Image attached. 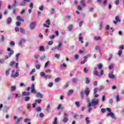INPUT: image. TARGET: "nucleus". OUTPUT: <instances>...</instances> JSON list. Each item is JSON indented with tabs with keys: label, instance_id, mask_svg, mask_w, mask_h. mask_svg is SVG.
Returning <instances> with one entry per match:
<instances>
[{
	"label": "nucleus",
	"instance_id": "obj_1",
	"mask_svg": "<svg viewBox=\"0 0 124 124\" xmlns=\"http://www.w3.org/2000/svg\"><path fill=\"white\" fill-rule=\"evenodd\" d=\"M98 103H99V101L98 99L96 98H93L92 100L91 101L89 102V103L87 104V107L90 108L94 106H96V105H98Z\"/></svg>",
	"mask_w": 124,
	"mask_h": 124
},
{
	"label": "nucleus",
	"instance_id": "obj_2",
	"mask_svg": "<svg viewBox=\"0 0 124 124\" xmlns=\"http://www.w3.org/2000/svg\"><path fill=\"white\" fill-rule=\"evenodd\" d=\"M107 111H108V112H109V113H108L106 115L107 117H111V118H112V119H114V120H116L117 119L116 116H115V115H114V113L112 112V110L111 109V108H107Z\"/></svg>",
	"mask_w": 124,
	"mask_h": 124
},
{
	"label": "nucleus",
	"instance_id": "obj_3",
	"mask_svg": "<svg viewBox=\"0 0 124 124\" xmlns=\"http://www.w3.org/2000/svg\"><path fill=\"white\" fill-rule=\"evenodd\" d=\"M30 90H31V93H36L37 92L36 90H35V87L34 86V84H32L31 87H28L27 88V92H29Z\"/></svg>",
	"mask_w": 124,
	"mask_h": 124
},
{
	"label": "nucleus",
	"instance_id": "obj_4",
	"mask_svg": "<svg viewBox=\"0 0 124 124\" xmlns=\"http://www.w3.org/2000/svg\"><path fill=\"white\" fill-rule=\"evenodd\" d=\"M27 2H31V0H23L20 3L19 5L20 6H26Z\"/></svg>",
	"mask_w": 124,
	"mask_h": 124
},
{
	"label": "nucleus",
	"instance_id": "obj_5",
	"mask_svg": "<svg viewBox=\"0 0 124 124\" xmlns=\"http://www.w3.org/2000/svg\"><path fill=\"white\" fill-rule=\"evenodd\" d=\"M91 91L90 90V88H87L84 91L86 97H89V94H90V93Z\"/></svg>",
	"mask_w": 124,
	"mask_h": 124
},
{
	"label": "nucleus",
	"instance_id": "obj_6",
	"mask_svg": "<svg viewBox=\"0 0 124 124\" xmlns=\"http://www.w3.org/2000/svg\"><path fill=\"white\" fill-rule=\"evenodd\" d=\"M7 50L8 52H10V53H9V58L11 57V56H12V55H13V54H14V51L11 50V48H10L9 47H8Z\"/></svg>",
	"mask_w": 124,
	"mask_h": 124
},
{
	"label": "nucleus",
	"instance_id": "obj_7",
	"mask_svg": "<svg viewBox=\"0 0 124 124\" xmlns=\"http://www.w3.org/2000/svg\"><path fill=\"white\" fill-rule=\"evenodd\" d=\"M25 42H26V39L24 38L21 39L18 42L19 46H22L23 43H25Z\"/></svg>",
	"mask_w": 124,
	"mask_h": 124
},
{
	"label": "nucleus",
	"instance_id": "obj_8",
	"mask_svg": "<svg viewBox=\"0 0 124 124\" xmlns=\"http://www.w3.org/2000/svg\"><path fill=\"white\" fill-rule=\"evenodd\" d=\"M35 22H32L30 24V27L31 30H34V28H35Z\"/></svg>",
	"mask_w": 124,
	"mask_h": 124
},
{
	"label": "nucleus",
	"instance_id": "obj_9",
	"mask_svg": "<svg viewBox=\"0 0 124 124\" xmlns=\"http://www.w3.org/2000/svg\"><path fill=\"white\" fill-rule=\"evenodd\" d=\"M19 71V70H17V72L16 73L15 75H13V74H11V78H13V77H14L15 78L16 77H18L19 76V72H18Z\"/></svg>",
	"mask_w": 124,
	"mask_h": 124
},
{
	"label": "nucleus",
	"instance_id": "obj_10",
	"mask_svg": "<svg viewBox=\"0 0 124 124\" xmlns=\"http://www.w3.org/2000/svg\"><path fill=\"white\" fill-rule=\"evenodd\" d=\"M83 58L84 59V60L80 62L81 64H84L85 62L88 61V56H84Z\"/></svg>",
	"mask_w": 124,
	"mask_h": 124
},
{
	"label": "nucleus",
	"instance_id": "obj_11",
	"mask_svg": "<svg viewBox=\"0 0 124 124\" xmlns=\"http://www.w3.org/2000/svg\"><path fill=\"white\" fill-rule=\"evenodd\" d=\"M18 5V3H17V0H14V4H13L12 7L15 8L16 6Z\"/></svg>",
	"mask_w": 124,
	"mask_h": 124
},
{
	"label": "nucleus",
	"instance_id": "obj_12",
	"mask_svg": "<svg viewBox=\"0 0 124 124\" xmlns=\"http://www.w3.org/2000/svg\"><path fill=\"white\" fill-rule=\"evenodd\" d=\"M62 46V44L61 42H59L58 45L56 46L57 50H60V48Z\"/></svg>",
	"mask_w": 124,
	"mask_h": 124
},
{
	"label": "nucleus",
	"instance_id": "obj_13",
	"mask_svg": "<svg viewBox=\"0 0 124 124\" xmlns=\"http://www.w3.org/2000/svg\"><path fill=\"white\" fill-rule=\"evenodd\" d=\"M16 20L17 21H19V22H24L25 21V20H24V19L21 18V16H18L16 17Z\"/></svg>",
	"mask_w": 124,
	"mask_h": 124
},
{
	"label": "nucleus",
	"instance_id": "obj_14",
	"mask_svg": "<svg viewBox=\"0 0 124 124\" xmlns=\"http://www.w3.org/2000/svg\"><path fill=\"white\" fill-rule=\"evenodd\" d=\"M12 22V18L10 17H8L7 19V24H8V25H9L11 24Z\"/></svg>",
	"mask_w": 124,
	"mask_h": 124
},
{
	"label": "nucleus",
	"instance_id": "obj_15",
	"mask_svg": "<svg viewBox=\"0 0 124 124\" xmlns=\"http://www.w3.org/2000/svg\"><path fill=\"white\" fill-rule=\"evenodd\" d=\"M31 103L27 104V109L29 111V112H31Z\"/></svg>",
	"mask_w": 124,
	"mask_h": 124
},
{
	"label": "nucleus",
	"instance_id": "obj_16",
	"mask_svg": "<svg viewBox=\"0 0 124 124\" xmlns=\"http://www.w3.org/2000/svg\"><path fill=\"white\" fill-rule=\"evenodd\" d=\"M104 74V71L103 70H101L100 73L99 74L98 73V75H96V76H98V77H101L102 75Z\"/></svg>",
	"mask_w": 124,
	"mask_h": 124
},
{
	"label": "nucleus",
	"instance_id": "obj_17",
	"mask_svg": "<svg viewBox=\"0 0 124 124\" xmlns=\"http://www.w3.org/2000/svg\"><path fill=\"white\" fill-rule=\"evenodd\" d=\"M93 74L94 75H98V71H97V67H96L94 68Z\"/></svg>",
	"mask_w": 124,
	"mask_h": 124
},
{
	"label": "nucleus",
	"instance_id": "obj_18",
	"mask_svg": "<svg viewBox=\"0 0 124 124\" xmlns=\"http://www.w3.org/2000/svg\"><path fill=\"white\" fill-rule=\"evenodd\" d=\"M36 97H39V98H42V97H43V95L41 93H39L36 94Z\"/></svg>",
	"mask_w": 124,
	"mask_h": 124
},
{
	"label": "nucleus",
	"instance_id": "obj_19",
	"mask_svg": "<svg viewBox=\"0 0 124 124\" xmlns=\"http://www.w3.org/2000/svg\"><path fill=\"white\" fill-rule=\"evenodd\" d=\"M69 121V119H68V117H64L63 119L62 122L63 123H64L65 124H66Z\"/></svg>",
	"mask_w": 124,
	"mask_h": 124
},
{
	"label": "nucleus",
	"instance_id": "obj_20",
	"mask_svg": "<svg viewBox=\"0 0 124 124\" xmlns=\"http://www.w3.org/2000/svg\"><path fill=\"white\" fill-rule=\"evenodd\" d=\"M21 55L20 53H18L16 55V62H19V56Z\"/></svg>",
	"mask_w": 124,
	"mask_h": 124
},
{
	"label": "nucleus",
	"instance_id": "obj_21",
	"mask_svg": "<svg viewBox=\"0 0 124 124\" xmlns=\"http://www.w3.org/2000/svg\"><path fill=\"white\" fill-rule=\"evenodd\" d=\"M30 93L29 92H23L22 93V95H24L25 96H29V95H30Z\"/></svg>",
	"mask_w": 124,
	"mask_h": 124
},
{
	"label": "nucleus",
	"instance_id": "obj_22",
	"mask_svg": "<svg viewBox=\"0 0 124 124\" xmlns=\"http://www.w3.org/2000/svg\"><path fill=\"white\" fill-rule=\"evenodd\" d=\"M80 4L82 6H86V3H85V0H80Z\"/></svg>",
	"mask_w": 124,
	"mask_h": 124
},
{
	"label": "nucleus",
	"instance_id": "obj_23",
	"mask_svg": "<svg viewBox=\"0 0 124 124\" xmlns=\"http://www.w3.org/2000/svg\"><path fill=\"white\" fill-rule=\"evenodd\" d=\"M108 77L110 79H114L115 76L113 74H108Z\"/></svg>",
	"mask_w": 124,
	"mask_h": 124
},
{
	"label": "nucleus",
	"instance_id": "obj_24",
	"mask_svg": "<svg viewBox=\"0 0 124 124\" xmlns=\"http://www.w3.org/2000/svg\"><path fill=\"white\" fill-rule=\"evenodd\" d=\"M72 82H73V83H74L75 84H77V82H78V78H73L72 79Z\"/></svg>",
	"mask_w": 124,
	"mask_h": 124
},
{
	"label": "nucleus",
	"instance_id": "obj_25",
	"mask_svg": "<svg viewBox=\"0 0 124 124\" xmlns=\"http://www.w3.org/2000/svg\"><path fill=\"white\" fill-rule=\"evenodd\" d=\"M94 40H96V41H99L100 40H101V37H100V36H95L94 38Z\"/></svg>",
	"mask_w": 124,
	"mask_h": 124
},
{
	"label": "nucleus",
	"instance_id": "obj_26",
	"mask_svg": "<svg viewBox=\"0 0 124 124\" xmlns=\"http://www.w3.org/2000/svg\"><path fill=\"white\" fill-rule=\"evenodd\" d=\"M85 121H86V123L87 124H90V123H91V121H90V118L88 117H86Z\"/></svg>",
	"mask_w": 124,
	"mask_h": 124
},
{
	"label": "nucleus",
	"instance_id": "obj_27",
	"mask_svg": "<svg viewBox=\"0 0 124 124\" xmlns=\"http://www.w3.org/2000/svg\"><path fill=\"white\" fill-rule=\"evenodd\" d=\"M39 50H40V52H44L45 51V49H44V46H40Z\"/></svg>",
	"mask_w": 124,
	"mask_h": 124
},
{
	"label": "nucleus",
	"instance_id": "obj_28",
	"mask_svg": "<svg viewBox=\"0 0 124 124\" xmlns=\"http://www.w3.org/2000/svg\"><path fill=\"white\" fill-rule=\"evenodd\" d=\"M36 112H41L42 111V108L40 107H38L37 108H36Z\"/></svg>",
	"mask_w": 124,
	"mask_h": 124
},
{
	"label": "nucleus",
	"instance_id": "obj_29",
	"mask_svg": "<svg viewBox=\"0 0 124 124\" xmlns=\"http://www.w3.org/2000/svg\"><path fill=\"white\" fill-rule=\"evenodd\" d=\"M102 67H103V65L102 64V63H100L98 64V69H101V68H102Z\"/></svg>",
	"mask_w": 124,
	"mask_h": 124
},
{
	"label": "nucleus",
	"instance_id": "obj_30",
	"mask_svg": "<svg viewBox=\"0 0 124 124\" xmlns=\"http://www.w3.org/2000/svg\"><path fill=\"white\" fill-rule=\"evenodd\" d=\"M45 79H52V76L51 75H46L45 76Z\"/></svg>",
	"mask_w": 124,
	"mask_h": 124
},
{
	"label": "nucleus",
	"instance_id": "obj_31",
	"mask_svg": "<svg viewBox=\"0 0 124 124\" xmlns=\"http://www.w3.org/2000/svg\"><path fill=\"white\" fill-rule=\"evenodd\" d=\"M10 71H11V68H9L6 70V73H5L6 76H8V75L9 74V72H10Z\"/></svg>",
	"mask_w": 124,
	"mask_h": 124
},
{
	"label": "nucleus",
	"instance_id": "obj_32",
	"mask_svg": "<svg viewBox=\"0 0 124 124\" xmlns=\"http://www.w3.org/2000/svg\"><path fill=\"white\" fill-rule=\"evenodd\" d=\"M50 109H51V106H50V104H48L46 107V111L47 112H49L50 111Z\"/></svg>",
	"mask_w": 124,
	"mask_h": 124
},
{
	"label": "nucleus",
	"instance_id": "obj_33",
	"mask_svg": "<svg viewBox=\"0 0 124 124\" xmlns=\"http://www.w3.org/2000/svg\"><path fill=\"white\" fill-rule=\"evenodd\" d=\"M16 90V86H13L11 88V92H14V91Z\"/></svg>",
	"mask_w": 124,
	"mask_h": 124
},
{
	"label": "nucleus",
	"instance_id": "obj_34",
	"mask_svg": "<svg viewBox=\"0 0 124 124\" xmlns=\"http://www.w3.org/2000/svg\"><path fill=\"white\" fill-rule=\"evenodd\" d=\"M53 124H58V118L57 117H55L53 122Z\"/></svg>",
	"mask_w": 124,
	"mask_h": 124
},
{
	"label": "nucleus",
	"instance_id": "obj_35",
	"mask_svg": "<svg viewBox=\"0 0 124 124\" xmlns=\"http://www.w3.org/2000/svg\"><path fill=\"white\" fill-rule=\"evenodd\" d=\"M45 59H46V56H45V54L42 56L40 58L41 61H44V60H45Z\"/></svg>",
	"mask_w": 124,
	"mask_h": 124
},
{
	"label": "nucleus",
	"instance_id": "obj_36",
	"mask_svg": "<svg viewBox=\"0 0 124 124\" xmlns=\"http://www.w3.org/2000/svg\"><path fill=\"white\" fill-rule=\"evenodd\" d=\"M115 98H116L117 102H119V101H120V96L119 95H117L115 96Z\"/></svg>",
	"mask_w": 124,
	"mask_h": 124
},
{
	"label": "nucleus",
	"instance_id": "obj_37",
	"mask_svg": "<svg viewBox=\"0 0 124 124\" xmlns=\"http://www.w3.org/2000/svg\"><path fill=\"white\" fill-rule=\"evenodd\" d=\"M115 21H116L117 22H119V23L121 22V20H120L119 16H117L115 17Z\"/></svg>",
	"mask_w": 124,
	"mask_h": 124
},
{
	"label": "nucleus",
	"instance_id": "obj_38",
	"mask_svg": "<svg viewBox=\"0 0 124 124\" xmlns=\"http://www.w3.org/2000/svg\"><path fill=\"white\" fill-rule=\"evenodd\" d=\"M122 54H123V51H122V50H120L118 52V55L119 57H121Z\"/></svg>",
	"mask_w": 124,
	"mask_h": 124
},
{
	"label": "nucleus",
	"instance_id": "obj_39",
	"mask_svg": "<svg viewBox=\"0 0 124 124\" xmlns=\"http://www.w3.org/2000/svg\"><path fill=\"white\" fill-rule=\"evenodd\" d=\"M103 27V23L101 22L99 26V31H101L102 30V28Z\"/></svg>",
	"mask_w": 124,
	"mask_h": 124
},
{
	"label": "nucleus",
	"instance_id": "obj_40",
	"mask_svg": "<svg viewBox=\"0 0 124 124\" xmlns=\"http://www.w3.org/2000/svg\"><path fill=\"white\" fill-rule=\"evenodd\" d=\"M51 22L50 21V19H48L46 22V25H48V26H50V24Z\"/></svg>",
	"mask_w": 124,
	"mask_h": 124
},
{
	"label": "nucleus",
	"instance_id": "obj_41",
	"mask_svg": "<svg viewBox=\"0 0 124 124\" xmlns=\"http://www.w3.org/2000/svg\"><path fill=\"white\" fill-rule=\"evenodd\" d=\"M10 45L11 46H15V42L12 41H11L10 43Z\"/></svg>",
	"mask_w": 124,
	"mask_h": 124
},
{
	"label": "nucleus",
	"instance_id": "obj_42",
	"mask_svg": "<svg viewBox=\"0 0 124 124\" xmlns=\"http://www.w3.org/2000/svg\"><path fill=\"white\" fill-rule=\"evenodd\" d=\"M40 76L41 77H45L46 75H45V73H44V72H42L40 73Z\"/></svg>",
	"mask_w": 124,
	"mask_h": 124
},
{
	"label": "nucleus",
	"instance_id": "obj_43",
	"mask_svg": "<svg viewBox=\"0 0 124 124\" xmlns=\"http://www.w3.org/2000/svg\"><path fill=\"white\" fill-rule=\"evenodd\" d=\"M30 98H31V97H30V96H26L25 97L24 100L25 101H29V100H30Z\"/></svg>",
	"mask_w": 124,
	"mask_h": 124
},
{
	"label": "nucleus",
	"instance_id": "obj_44",
	"mask_svg": "<svg viewBox=\"0 0 124 124\" xmlns=\"http://www.w3.org/2000/svg\"><path fill=\"white\" fill-rule=\"evenodd\" d=\"M4 42V36H2V37L1 38V39L0 40V42L1 43L2 42Z\"/></svg>",
	"mask_w": 124,
	"mask_h": 124
},
{
	"label": "nucleus",
	"instance_id": "obj_45",
	"mask_svg": "<svg viewBox=\"0 0 124 124\" xmlns=\"http://www.w3.org/2000/svg\"><path fill=\"white\" fill-rule=\"evenodd\" d=\"M16 63L15 61H12L10 63V66H13V65H14V64Z\"/></svg>",
	"mask_w": 124,
	"mask_h": 124
},
{
	"label": "nucleus",
	"instance_id": "obj_46",
	"mask_svg": "<svg viewBox=\"0 0 124 124\" xmlns=\"http://www.w3.org/2000/svg\"><path fill=\"white\" fill-rule=\"evenodd\" d=\"M86 84H90V79L88 78H86Z\"/></svg>",
	"mask_w": 124,
	"mask_h": 124
},
{
	"label": "nucleus",
	"instance_id": "obj_47",
	"mask_svg": "<svg viewBox=\"0 0 124 124\" xmlns=\"http://www.w3.org/2000/svg\"><path fill=\"white\" fill-rule=\"evenodd\" d=\"M60 56L61 55L60 54H56L55 55L54 57H55V58H57L58 59V60H59L60 59Z\"/></svg>",
	"mask_w": 124,
	"mask_h": 124
},
{
	"label": "nucleus",
	"instance_id": "obj_48",
	"mask_svg": "<svg viewBox=\"0 0 124 124\" xmlns=\"http://www.w3.org/2000/svg\"><path fill=\"white\" fill-rule=\"evenodd\" d=\"M72 29H73V25H70L68 27V31H72Z\"/></svg>",
	"mask_w": 124,
	"mask_h": 124
},
{
	"label": "nucleus",
	"instance_id": "obj_49",
	"mask_svg": "<svg viewBox=\"0 0 124 124\" xmlns=\"http://www.w3.org/2000/svg\"><path fill=\"white\" fill-rule=\"evenodd\" d=\"M98 91V88H95L94 89V94H96L97 93Z\"/></svg>",
	"mask_w": 124,
	"mask_h": 124
},
{
	"label": "nucleus",
	"instance_id": "obj_50",
	"mask_svg": "<svg viewBox=\"0 0 124 124\" xmlns=\"http://www.w3.org/2000/svg\"><path fill=\"white\" fill-rule=\"evenodd\" d=\"M20 31L21 33H25V30L23 29L22 28H20Z\"/></svg>",
	"mask_w": 124,
	"mask_h": 124
},
{
	"label": "nucleus",
	"instance_id": "obj_51",
	"mask_svg": "<svg viewBox=\"0 0 124 124\" xmlns=\"http://www.w3.org/2000/svg\"><path fill=\"white\" fill-rule=\"evenodd\" d=\"M61 80V78H56L54 79L55 82H59Z\"/></svg>",
	"mask_w": 124,
	"mask_h": 124
},
{
	"label": "nucleus",
	"instance_id": "obj_52",
	"mask_svg": "<svg viewBox=\"0 0 124 124\" xmlns=\"http://www.w3.org/2000/svg\"><path fill=\"white\" fill-rule=\"evenodd\" d=\"M75 104L77 106V107H79V106H80V102H79L78 101H76Z\"/></svg>",
	"mask_w": 124,
	"mask_h": 124
},
{
	"label": "nucleus",
	"instance_id": "obj_53",
	"mask_svg": "<svg viewBox=\"0 0 124 124\" xmlns=\"http://www.w3.org/2000/svg\"><path fill=\"white\" fill-rule=\"evenodd\" d=\"M54 14H55V9L52 8V9H51V15H54Z\"/></svg>",
	"mask_w": 124,
	"mask_h": 124
},
{
	"label": "nucleus",
	"instance_id": "obj_54",
	"mask_svg": "<svg viewBox=\"0 0 124 124\" xmlns=\"http://www.w3.org/2000/svg\"><path fill=\"white\" fill-rule=\"evenodd\" d=\"M29 7L31 9H32V8H33V3L31 2L29 5Z\"/></svg>",
	"mask_w": 124,
	"mask_h": 124
},
{
	"label": "nucleus",
	"instance_id": "obj_55",
	"mask_svg": "<svg viewBox=\"0 0 124 124\" xmlns=\"http://www.w3.org/2000/svg\"><path fill=\"white\" fill-rule=\"evenodd\" d=\"M73 93V90H69L67 93V95H69L70 94H71V93Z\"/></svg>",
	"mask_w": 124,
	"mask_h": 124
},
{
	"label": "nucleus",
	"instance_id": "obj_56",
	"mask_svg": "<svg viewBox=\"0 0 124 124\" xmlns=\"http://www.w3.org/2000/svg\"><path fill=\"white\" fill-rule=\"evenodd\" d=\"M83 71L84 72H85V73H87L88 71H89V70H88V69H87V67H85L83 69Z\"/></svg>",
	"mask_w": 124,
	"mask_h": 124
},
{
	"label": "nucleus",
	"instance_id": "obj_57",
	"mask_svg": "<svg viewBox=\"0 0 124 124\" xmlns=\"http://www.w3.org/2000/svg\"><path fill=\"white\" fill-rule=\"evenodd\" d=\"M16 25L17 26V27H20V26H21V22H19V21H17L16 22Z\"/></svg>",
	"mask_w": 124,
	"mask_h": 124
},
{
	"label": "nucleus",
	"instance_id": "obj_58",
	"mask_svg": "<svg viewBox=\"0 0 124 124\" xmlns=\"http://www.w3.org/2000/svg\"><path fill=\"white\" fill-rule=\"evenodd\" d=\"M114 67V65L113 64H110V65L109 66L108 68L109 69L111 70L112 68Z\"/></svg>",
	"mask_w": 124,
	"mask_h": 124
},
{
	"label": "nucleus",
	"instance_id": "obj_59",
	"mask_svg": "<svg viewBox=\"0 0 124 124\" xmlns=\"http://www.w3.org/2000/svg\"><path fill=\"white\" fill-rule=\"evenodd\" d=\"M80 96H81V98H83L84 95V92H80Z\"/></svg>",
	"mask_w": 124,
	"mask_h": 124
},
{
	"label": "nucleus",
	"instance_id": "obj_60",
	"mask_svg": "<svg viewBox=\"0 0 124 124\" xmlns=\"http://www.w3.org/2000/svg\"><path fill=\"white\" fill-rule=\"evenodd\" d=\"M54 44V42H53V41H50L48 43V45H52V44Z\"/></svg>",
	"mask_w": 124,
	"mask_h": 124
},
{
	"label": "nucleus",
	"instance_id": "obj_61",
	"mask_svg": "<svg viewBox=\"0 0 124 124\" xmlns=\"http://www.w3.org/2000/svg\"><path fill=\"white\" fill-rule=\"evenodd\" d=\"M62 108V104H60L57 108V110H60Z\"/></svg>",
	"mask_w": 124,
	"mask_h": 124
},
{
	"label": "nucleus",
	"instance_id": "obj_62",
	"mask_svg": "<svg viewBox=\"0 0 124 124\" xmlns=\"http://www.w3.org/2000/svg\"><path fill=\"white\" fill-rule=\"evenodd\" d=\"M41 65H39V64H37L36 65V69H40V67H41Z\"/></svg>",
	"mask_w": 124,
	"mask_h": 124
},
{
	"label": "nucleus",
	"instance_id": "obj_63",
	"mask_svg": "<svg viewBox=\"0 0 124 124\" xmlns=\"http://www.w3.org/2000/svg\"><path fill=\"white\" fill-rule=\"evenodd\" d=\"M105 95H103L102 97V101L103 102H104V101H105Z\"/></svg>",
	"mask_w": 124,
	"mask_h": 124
},
{
	"label": "nucleus",
	"instance_id": "obj_64",
	"mask_svg": "<svg viewBox=\"0 0 124 124\" xmlns=\"http://www.w3.org/2000/svg\"><path fill=\"white\" fill-rule=\"evenodd\" d=\"M15 31H16V32L20 31V30L19 29V28H18L17 27H16L15 28Z\"/></svg>",
	"mask_w": 124,
	"mask_h": 124
}]
</instances>
